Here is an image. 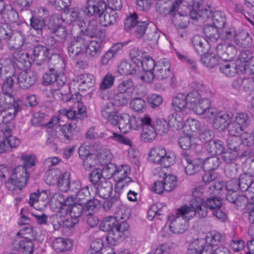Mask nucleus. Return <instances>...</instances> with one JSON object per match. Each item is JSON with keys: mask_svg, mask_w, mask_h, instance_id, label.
<instances>
[{"mask_svg": "<svg viewBox=\"0 0 254 254\" xmlns=\"http://www.w3.org/2000/svg\"><path fill=\"white\" fill-rule=\"evenodd\" d=\"M118 208L114 216L105 217L100 225L101 231L108 232L105 238L111 245H116L123 241L129 228L126 220L129 217V209L123 204Z\"/></svg>", "mask_w": 254, "mask_h": 254, "instance_id": "obj_1", "label": "nucleus"}, {"mask_svg": "<svg viewBox=\"0 0 254 254\" xmlns=\"http://www.w3.org/2000/svg\"><path fill=\"white\" fill-rule=\"evenodd\" d=\"M203 189L201 187L195 188L192 192V198L190 201V206L184 205L186 214L189 218L196 216L199 218H204L207 214V208L203 198Z\"/></svg>", "mask_w": 254, "mask_h": 254, "instance_id": "obj_2", "label": "nucleus"}, {"mask_svg": "<svg viewBox=\"0 0 254 254\" xmlns=\"http://www.w3.org/2000/svg\"><path fill=\"white\" fill-rule=\"evenodd\" d=\"M29 179V173L26 169L22 165L14 168L10 179L6 182V186L10 190H15L17 189L21 190L24 188Z\"/></svg>", "mask_w": 254, "mask_h": 254, "instance_id": "obj_3", "label": "nucleus"}, {"mask_svg": "<svg viewBox=\"0 0 254 254\" xmlns=\"http://www.w3.org/2000/svg\"><path fill=\"white\" fill-rule=\"evenodd\" d=\"M186 208L181 207L177 210L175 217L169 225L170 231L176 234H182L187 229V222L190 219L185 212Z\"/></svg>", "mask_w": 254, "mask_h": 254, "instance_id": "obj_4", "label": "nucleus"}, {"mask_svg": "<svg viewBox=\"0 0 254 254\" xmlns=\"http://www.w3.org/2000/svg\"><path fill=\"white\" fill-rule=\"evenodd\" d=\"M181 162L186 174L192 175L202 168L203 160L199 158L192 160L187 152H184L182 154Z\"/></svg>", "mask_w": 254, "mask_h": 254, "instance_id": "obj_5", "label": "nucleus"}, {"mask_svg": "<svg viewBox=\"0 0 254 254\" xmlns=\"http://www.w3.org/2000/svg\"><path fill=\"white\" fill-rule=\"evenodd\" d=\"M21 107L19 104H15L10 106L0 108V124H2L1 127L9 126L11 128L13 127L10 121L12 120L17 113L21 111Z\"/></svg>", "mask_w": 254, "mask_h": 254, "instance_id": "obj_6", "label": "nucleus"}, {"mask_svg": "<svg viewBox=\"0 0 254 254\" xmlns=\"http://www.w3.org/2000/svg\"><path fill=\"white\" fill-rule=\"evenodd\" d=\"M192 110L207 120L212 119L217 114V109L211 106L210 101L207 98L200 99Z\"/></svg>", "mask_w": 254, "mask_h": 254, "instance_id": "obj_7", "label": "nucleus"}, {"mask_svg": "<svg viewBox=\"0 0 254 254\" xmlns=\"http://www.w3.org/2000/svg\"><path fill=\"white\" fill-rule=\"evenodd\" d=\"M10 50H19L26 42V36L22 31L12 30L5 42Z\"/></svg>", "mask_w": 254, "mask_h": 254, "instance_id": "obj_8", "label": "nucleus"}, {"mask_svg": "<svg viewBox=\"0 0 254 254\" xmlns=\"http://www.w3.org/2000/svg\"><path fill=\"white\" fill-rule=\"evenodd\" d=\"M106 8L107 4L104 0H87L83 11L88 16L95 15L99 17L100 14L104 13Z\"/></svg>", "mask_w": 254, "mask_h": 254, "instance_id": "obj_9", "label": "nucleus"}, {"mask_svg": "<svg viewBox=\"0 0 254 254\" xmlns=\"http://www.w3.org/2000/svg\"><path fill=\"white\" fill-rule=\"evenodd\" d=\"M29 204L31 207H33L39 210H44L48 205V194L47 190L41 192L37 190V192L30 194Z\"/></svg>", "mask_w": 254, "mask_h": 254, "instance_id": "obj_10", "label": "nucleus"}, {"mask_svg": "<svg viewBox=\"0 0 254 254\" xmlns=\"http://www.w3.org/2000/svg\"><path fill=\"white\" fill-rule=\"evenodd\" d=\"M37 79L35 72L32 70L26 71L20 70L16 76V83H17L20 88L26 89L33 85Z\"/></svg>", "mask_w": 254, "mask_h": 254, "instance_id": "obj_11", "label": "nucleus"}, {"mask_svg": "<svg viewBox=\"0 0 254 254\" xmlns=\"http://www.w3.org/2000/svg\"><path fill=\"white\" fill-rule=\"evenodd\" d=\"M19 72L11 59H0V75L2 78L16 77Z\"/></svg>", "mask_w": 254, "mask_h": 254, "instance_id": "obj_12", "label": "nucleus"}, {"mask_svg": "<svg viewBox=\"0 0 254 254\" xmlns=\"http://www.w3.org/2000/svg\"><path fill=\"white\" fill-rule=\"evenodd\" d=\"M171 67V64L168 59H163L158 61L154 70L155 78L162 80L170 76L172 74Z\"/></svg>", "mask_w": 254, "mask_h": 254, "instance_id": "obj_13", "label": "nucleus"}, {"mask_svg": "<svg viewBox=\"0 0 254 254\" xmlns=\"http://www.w3.org/2000/svg\"><path fill=\"white\" fill-rule=\"evenodd\" d=\"M11 60L15 66L17 70H23L30 66L29 54L24 51H19L13 54Z\"/></svg>", "mask_w": 254, "mask_h": 254, "instance_id": "obj_14", "label": "nucleus"}, {"mask_svg": "<svg viewBox=\"0 0 254 254\" xmlns=\"http://www.w3.org/2000/svg\"><path fill=\"white\" fill-rule=\"evenodd\" d=\"M226 198L228 201L233 204L238 210L245 209L246 210L250 201L246 196L238 194L236 192H228Z\"/></svg>", "mask_w": 254, "mask_h": 254, "instance_id": "obj_15", "label": "nucleus"}, {"mask_svg": "<svg viewBox=\"0 0 254 254\" xmlns=\"http://www.w3.org/2000/svg\"><path fill=\"white\" fill-rule=\"evenodd\" d=\"M231 115L227 112L217 111L216 115L213 118V127L214 128L219 131L224 130L230 122Z\"/></svg>", "mask_w": 254, "mask_h": 254, "instance_id": "obj_16", "label": "nucleus"}, {"mask_svg": "<svg viewBox=\"0 0 254 254\" xmlns=\"http://www.w3.org/2000/svg\"><path fill=\"white\" fill-rule=\"evenodd\" d=\"M76 39L71 43L68 46V52L69 56L74 59L79 54L82 53L83 46L87 42L85 37H82L81 34L80 36L76 35Z\"/></svg>", "mask_w": 254, "mask_h": 254, "instance_id": "obj_17", "label": "nucleus"}, {"mask_svg": "<svg viewBox=\"0 0 254 254\" xmlns=\"http://www.w3.org/2000/svg\"><path fill=\"white\" fill-rule=\"evenodd\" d=\"M130 168L127 165H122L118 169L116 167L115 173L114 176V180L118 183H121L124 182L123 186L127 185L128 183L131 182V179L128 177V175L130 173Z\"/></svg>", "mask_w": 254, "mask_h": 254, "instance_id": "obj_18", "label": "nucleus"}, {"mask_svg": "<svg viewBox=\"0 0 254 254\" xmlns=\"http://www.w3.org/2000/svg\"><path fill=\"white\" fill-rule=\"evenodd\" d=\"M73 81L77 83L79 89L83 90L92 87L94 84L93 76L89 73L80 74L74 78Z\"/></svg>", "mask_w": 254, "mask_h": 254, "instance_id": "obj_19", "label": "nucleus"}, {"mask_svg": "<svg viewBox=\"0 0 254 254\" xmlns=\"http://www.w3.org/2000/svg\"><path fill=\"white\" fill-rule=\"evenodd\" d=\"M113 190V185L111 182L105 178L98 184L96 189V194L100 197L106 199L109 197Z\"/></svg>", "mask_w": 254, "mask_h": 254, "instance_id": "obj_20", "label": "nucleus"}, {"mask_svg": "<svg viewBox=\"0 0 254 254\" xmlns=\"http://www.w3.org/2000/svg\"><path fill=\"white\" fill-rule=\"evenodd\" d=\"M102 41L92 40L85 50V55L89 59H94L99 57L102 52Z\"/></svg>", "mask_w": 254, "mask_h": 254, "instance_id": "obj_21", "label": "nucleus"}, {"mask_svg": "<svg viewBox=\"0 0 254 254\" xmlns=\"http://www.w3.org/2000/svg\"><path fill=\"white\" fill-rule=\"evenodd\" d=\"M191 43L196 52L200 55L206 53L210 48L208 42L203 37L198 35L192 38Z\"/></svg>", "mask_w": 254, "mask_h": 254, "instance_id": "obj_22", "label": "nucleus"}, {"mask_svg": "<svg viewBox=\"0 0 254 254\" xmlns=\"http://www.w3.org/2000/svg\"><path fill=\"white\" fill-rule=\"evenodd\" d=\"M14 247L19 252L23 254H32L33 252L34 245L32 241L27 238H25L23 240L14 243Z\"/></svg>", "mask_w": 254, "mask_h": 254, "instance_id": "obj_23", "label": "nucleus"}, {"mask_svg": "<svg viewBox=\"0 0 254 254\" xmlns=\"http://www.w3.org/2000/svg\"><path fill=\"white\" fill-rule=\"evenodd\" d=\"M72 245L71 240L62 238L55 239L52 243L53 248L58 253L70 250Z\"/></svg>", "mask_w": 254, "mask_h": 254, "instance_id": "obj_24", "label": "nucleus"}, {"mask_svg": "<svg viewBox=\"0 0 254 254\" xmlns=\"http://www.w3.org/2000/svg\"><path fill=\"white\" fill-rule=\"evenodd\" d=\"M65 77L63 74H57V69L56 68L51 67L49 69V84H53L52 88L57 86L58 88L64 85Z\"/></svg>", "mask_w": 254, "mask_h": 254, "instance_id": "obj_25", "label": "nucleus"}, {"mask_svg": "<svg viewBox=\"0 0 254 254\" xmlns=\"http://www.w3.org/2000/svg\"><path fill=\"white\" fill-rule=\"evenodd\" d=\"M11 130L12 128H11L9 126H4L1 129L7 144L9 145L10 149L13 147H16L20 143L19 139L12 135Z\"/></svg>", "mask_w": 254, "mask_h": 254, "instance_id": "obj_26", "label": "nucleus"}, {"mask_svg": "<svg viewBox=\"0 0 254 254\" xmlns=\"http://www.w3.org/2000/svg\"><path fill=\"white\" fill-rule=\"evenodd\" d=\"M224 240V236L220 233L216 231H211L206 236V244L204 246H211L216 248Z\"/></svg>", "mask_w": 254, "mask_h": 254, "instance_id": "obj_27", "label": "nucleus"}, {"mask_svg": "<svg viewBox=\"0 0 254 254\" xmlns=\"http://www.w3.org/2000/svg\"><path fill=\"white\" fill-rule=\"evenodd\" d=\"M99 17L100 24L104 26H108L116 22L118 15L114 10H111L110 12L104 10V13L100 14Z\"/></svg>", "mask_w": 254, "mask_h": 254, "instance_id": "obj_28", "label": "nucleus"}, {"mask_svg": "<svg viewBox=\"0 0 254 254\" xmlns=\"http://www.w3.org/2000/svg\"><path fill=\"white\" fill-rule=\"evenodd\" d=\"M238 33L236 28L233 26L223 28L220 32V37L224 42L236 43Z\"/></svg>", "mask_w": 254, "mask_h": 254, "instance_id": "obj_29", "label": "nucleus"}, {"mask_svg": "<svg viewBox=\"0 0 254 254\" xmlns=\"http://www.w3.org/2000/svg\"><path fill=\"white\" fill-rule=\"evenodd\" d=\"M252 44V38L247 32L242 30L238 33L236 39L237 45L243 48H246L251 46Z\"/></svg>", "mask_w": 254, "mask_h": 254, "instance_id": "obj_30", "label": "nucleus"}, {"mask_svg": "<svg viewBox=\"0 0 254 254\" xmlns=\"http://www.w3.org/2000/svg\"><path fill=\"white\" fill-rule=\"evenodd\" d=\"M222 154V160L228 164H231L235 162L238 156L240 157L247 156L249 154V152L247 151L244 150L241 154L237 152V151H234L228 149L225 151H223Z\"/></svg>", "mask_w": 254, "mask_h": 254, "instance_id": "obj_31", "label": "nucleus"}, {"mask_svg": "<svg viewBox=\"0 0 254 254\" xmlns=\"http://www.w3.org/2000/svg\"><path fill=\"white\" fill-rule=\"evenodd\" d=\"M34 61L37 64L41 65L46 62L48 57V48L42 46L35 48L33 51Z\"/></svg>", "mask_w": 254, "mask_h": 254, "instance_id": "obj_32", "label": "nucleus"}, {"mask_svg": "<svg viewBox=\"0 0 254 254\" xmlns=\"http://www.w3.org/2000/svg\"><path fill=\"white\" fill-rule=\"evenodd\" d=\"M78 111L77 113L74 110H66L65 109L61 110L60 112L64 115H66L68 119L72 120V121L82 120L86 117L85 114V107H79L78 106Z\"/></svg>", "mask_w": 254, "mask_h": 254, "instance_id": "obj_33", "label": "nucleus"}, {"mask_svg": "<svg viewBox=\"0 0 254 254\" xmlns=\"http://www.w3.org/2000/svg\"><path fill=\"white\" fill-rule=\"evenodd\" d=\"M219 69L226 76L231 77L237 72V65L232 61H225L220 64Z\"/></svg>", "mask_w": 254, "mask_h": 254, "instance_id": "obj_34", "label": "nucleus"}, {"mask_svg": "<svg viewBox=\"0 0 254 254\" xmlns=\"http://www.w3.org/2000/svg\"><path fill=\"white\" fill-rule=\"evenodd\" d=\"M137 67L135 63L123 61L118 66V71L121 75L133 74L135 73Z\"/></svg>", "mask_w": 254, "mask_h": 254, "instance_id": "obj_35", "label": "nucleus"}, {"mask_svg": "<svg viewBox=\"0 0 254 254\" xmlns=\"http://www.w3.org/2000/svg\"><path fill=\"white\" fill-rule=\"evenodd\" d=\"M50 23L53 26L52 29L63 24H70L71 20H68L67 13H64L61 15L55 14L50 19Z\"/></svg>", "mask_w": 254, "mask_h": 254, "instance_id": "obj_36", "label": "nucleus"}, {"mask_svg": "<svg viewBox=\"0 0 254 254\" xmlns=\"http://www.w3.org/2000/svg\"><path fill=\"white\" fill-rule=\"evenodd\" d=\"M208 152L212 155L220 154L224 149V142L219 140H212L206 145Z\"/></svg>", "mask_w": 254, "mask_h": 254, "instance_id": "obj_37", "label": "nucleus"}, {"mask_svg": "<svg viewBox=\"0 0 254 254\" xmlns=\"http://www.w3.org/2000/svg\"><path fill=\"white\" fill-rule=\"evenodd\" d=\"M228 148L231 150L237 151V152L242 153L244 144L239 136H230L227 141Z\"/></svg>", "mask_w": 254, "mask_h": 254, "instance_id": "obj_38", "label": "nucleus"}, {"mask_svg": "<svg viewBox=\"0 0 254 254\" xmlns=\"http://www.w3.org/2000/svg\"><path fill=\"white\" fill-rule=\"evenodd\" d=\"M120 193L117 191L115 192L114 196L106 200L103 204V207L106 210L113 208H118L123 204L120 198Z\"/></svg>", "mask_w": 254, "mask_h": 254, "instance_id": "obj_39", "label": "nucleus"}, {"mask_svg": "<svg viewBox=\"0 0 254 254\" xmlns=\"http://www.w3.org/2000/svg\"><path fill=\"white\" fill-rule=\"evenodd\" d=\"M64 197L63 194L60 193H56L51 196L50 205L51 209L54 211H60L63 207Z\"/></svg>", "mask_w": 254, "mask_h": 254, "instance_id": "obj_40", "label": "nucleus"}, {"mask_svg": "<svg viewBox=\"0 0 254 254\" xmlns=\"http://www.w3.org/2000/svg\"><path fill=\"white\" fill-rule=\"evenodd\" d=\"M186 96L182 94L178 95L172 100V106L174 109L180 112L185 110L187 108Z\"/></svg>", "mask_w": 254, "mask_h": 254, "instance_id": "obj_41", "label": "nucleus"}, {"mask_svg": "<svg viewBox=\"0 0 254 254\" xmlns=\"http://www.w3.org/2000/svg\"><path fill=\"white\" fill-rule=\"evenodd\" d=\"M200 254H230V251L228 248L223 245L216 248L211 246H204Z\"/></svg>", "mask_w": 254, "mask_h": 254, "instance_id": "obj_42", "label": "nucleus"}, {"mask_svg": "<svg viewBox=\"0 0 254 254\" xmlns=\"http://www.w3.org/2000/svg\"><path fill=\"white\" fill-rule=\"evenodd\" d=\"M218 28L212 25H205L203 27V32L207 38L214 42L220 37Z\"/></svg>", "mask_w": 254, "mask_h": 254, "instance_id": "obj_43", "label": "nucleus"}, {"mask_svg": "<svg viewBox=\"0 0 254 254\" xmlns=\"http://www.w3.org/2000/svg\"><path fill=\"white\" fill-rule=\"evenodd\" d=\"M147 18L145 19H140L137 24L133 28V30L136 33V36L140 38L142 37L147 31L149 28L150 23H148Z\"/></svg>", "mask_w": 254, "mask_h": 254, "instance_id": "obj_44", "label": "nucleus"}, {"mask_svg": "<svg viewBox=\"0 0 254 254\" xmlns=\"http://www.w3.org/2000/svg\"><path fill=\"white\" fill-rule=\"evenodd\" d=\"M169 123L162 118H157L153 122V127L156 133L162 135L169 130Z\"/></svg>", "mask_w": 254, "mask_h": 254, "instance_id": "obj_45", "label": "nucleus"}, {"mask_svg": "<svg viewBox=\"0 0 254 254\" xmlns=\"http://www.w3.org/2000/svg\"><path fill=\"white\" fill-rule=\"evenodd\" d=\"M200 98V94L197 91H192L188 93L186 97L187 108L191 110L195 109Z\"/></svg>", "mask_w": 254, "mask_h": 254, "instance_id": "obj_46", "label": "nucleus"}, {"mask_svg": "<svg viewBox=\"0 0 254 254\" xmlns=\"http://www.w3.org/2000/svg\"><path fill=\"white\" fill-rule=\"evenodd\" d=\"M248 173H244L238 179L239 190L242 191H248L250 184L252 183V176Z\"/></svg>", "mask_w": 254, "mask_h": 254, "instance_id": "obj_47", "label": "nucleus"}, {"mask_svg": "<svg viewBox=\"0 0 254 254\" xmlns=\"http://www.w3.org/2000/svg\"><path fill=\"white\" fill-rule=\"evenodd\" d=\"M76 129V125L73 123L64 125L61 128L65 139L68 141L72 139Z\"/></svg>", "mask_w": 254, "mask_h": 254, "instance_id": "obj_48", "label": "nucleus"}, {"mask_svg": "<svg viewBox=\"0 0 254 254\" xmlns=\"http://www.w3.org/2000/svg\"><path fill=\"white\" fill-rule=\"evenodd\" d=\"M166 152V149L161 146L153 148L150 152V160L153 163L158 164Z\"/></svg>", "mask_w": 254, "mask_h": 254, "instance_id": "obj_49", "label": "nucleus"}, {"mask_svg": "<svg viewBox=\"0 0 254 254\" xmlns=\"http://www.w3.org/2000/svg\"><path fill=\"white\" fill-rule=\"evenodd\" d=\"M200 61L207 67L213 68L218 64L219 58L213 54H206L202 56Z\"/></svg>", "mask_w": 254, "mask_h": 254, "instance_id": "obj_50", "label": "nucleus"}, {"mask_svg": "<svg viewBox=\"0 0 254 254\" xmlns=\"http://www.w3.org/2000/svg\"><path fill=\"white\" fill-rule=\"evenodd\" d=\"M146 102L141 98H135L132 99L130 103V108L136 112H143L146 107Z\"/></svg>", "mask_w": 254, "mask_h": 254, "instance_id": "obj_51", "label": "nucleus"}, {"mask_svg": "<svg viewBox=\"0 0 254 254\" xmlns=\"http://www.w3.org/2000/svg\"><path fill=\"white\" fill-rule=\"evenodd\" d=\"M156 134L155 129L153 126L150 127H144L142 128L141 139L144 142H151L155 138Z\"/></svg>", "mask_w": 254, "mask_h": 254, "instance_id": "obj_52", "label": "nucleus"}, {"mask_svg": "<svg viewBox=\"0 0 254 254\" xmlns=\"http://www.w3.org/2000/svg\"><path fill=\"white\" fill-rule=\"evenodd\" d=\"M219 165V159L216 157H211L203 160L202 168L204 171H209L217 168Z\"/></svg>", "mask_w": 254, "mask_h": 254, "instance_id": "obj_53", "label": "nucleus"}, {"mask_svg": "<svg viewBox=\"0 0 254 254\" xmlns=\"http://www.w3.org/2000/svg\"><path fill=\"white\" fill-rule=\"evenodd\" d=\"M212 20L214 26L219 29L224 28L226 24V17L219 11H216L212 14Z\"/></svg>", "mask_w": 254, "mask_h": 254, "instance_id": "obj_54", "label": "nucleus"}, {"mask_svg": "<svg viewBox=\"0 0 254 254\" xmlns=\"http://www.w3.org/2000/svg\"><path fill=\"white\" fill-rule=\"evenodd\" d=\"M115 80V77L111 73H108L105 75L100 84L99 89L101 91H105L112 87Z\"/></svg>", "mask_w": 254, "mask_h": 254, "instance_id": "obj_55", "label": "nucleus"}, {"mask_svg": "<svg viewBox=\"0 0 254 254\" xmlns=\"http://www.w3.org/2000/svg\"><path fill=\"white\" fill-rule=\"evenodd\" d=\"M99 30L98 28V22L97 20H90L84 32V36L85 35L93 38L98 35Z\"/></svg>", "mask_w": 254, "mask_h": 254, "instance_id": "obj_56", "label": "nucleus"}, {"mask_svg": "<svg viewBox=\"0 0 254 254\" xmlns=\"http://www.w3.org/2000/svg\"><path fill=\"white\" fill-rule=\"evenodd\" d=\"M145 37L147 40L152 42L153 44L157 42L160 37V33L157 31L156 27L153 23H150Z\"/></svg>", "mask_w": 254, "mask_h": 254, "instance_id": "obj_57", "label": "nucleus"}, {"mask_svg": "<svg viewBox=\"0 0 254 254\" xmlns=\"http://www.w3.org/2000/svg\"><path fill=\"white\" fill-rule=\"evenodd\" d=\"M70 182V174L66 172L62 175L57 185L61 190L66 192L69 190Z\"/></svg>", "mask_w": 254, "mask_h": 254, "instance_id": "obj_58", "label": "nucleus"}, {"mask_svg": "<svg viewBox=\"0 0 254 254\" xmlns=\"http://www.w3.org/2000/svg\"><path fill=\"white\" fill-rule=\"evenodd\" d=\"M176 155L174 153L166 151L165 155L162 157L158 164L167 168L174 163Z\"/></svg>", "mask_w": 254, "mask_h": 254, "instance_id": "obj_59", "label": "nucleus"}, {"mask_svg": "<svg viewBox=\"0 0 254 254\" xmlns=\"http://www.w3.org/2000/svg\"><path fill=\"white\" fill-rule=\"evenodd\" d=\"M163 181L166 191H171L177 187V178L173 175H168L165 176Z\"/></svg>", "mask_w": 254, "mask_h": 254, "instance_id": "obj_60", "label": "nucleus"}, {"mask_svg": "<svg viewBox=\"0 0 254 254\" xmlns=\"http://www.w3.org/2000/svg\"><path fill=\"white\" fill-rule=\"evenodd\" d=\"M169 126L174 129H180L184 126L182 117L179 114H173L169 121Z\"/></svg>", "mask_w": 254, "mask_h": 254, "instance_id": "obj_61", "label": "nucleus"}, {"mask_svg": "<svg viewBox=\"0 0 254 254\" xmlns=\"http://www.w3.org/2000/svg\"><path fill=\"white\" fill-rule=\"evenodd\" d=\"M15 104L18 103L15 102L12 94L0 93V108L10 106Z\"/></svg>", "mask_w": 254, "mask_h": 254, "instance_id": "obj_62", "label": "nucleus"}, {"mask_svg": "<svg viewBox=\"0 0 254 254\" xmlns=\"http://www.w3.org/2000/svg\"><path fill=\"white\" fill-rule=\"evenodd\" d=\"M207 207L212 211L221 208L222 204V199L215 196H212L206 199L205 202Z\"/></svg>", "mask_w": 254, "mask_h": 254, "instance_id": "obj_63", "label": "nucleus"}, {"mask_svg": "<svg viewBox=\"0 0 254 254\" xmlns=\"http://www.w3.org/2000/svg\"><path fill=\"white\" fill-rule=\"evenodd\" d=\"M103 248V240L96 239L91 242L90 249L88 251L87 254H98L100 253Z\"/></svg>", "mask_w": 254, "mask_h": 254, "instance_id": "obj_64", "label": "nucleus"}]
</instances>
